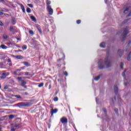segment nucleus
Wrapping results in <instances>:
<instances>
[{
    "label": "nucleus",
    "mask_w": 131,
    "mask_h": 131,
    "mask_svg": "<svg viewBox=\"0 0 131 131\" xmlns=\"http://www.w3.org/2000/svg\"><path fill=\"white\" fill-rule=\"evenodd\" d=\"M104 62V64L103 63ZM112 66V63H111V60H110V58L109 56H106L105 60H103L102 59H100L98 61V67L99 69H103V68H109V67H111Z\"/></svg>",
    "instance_id": "f257e3e1"
},
{
    "label": "nucleus",
    "mask_w": 131,
    "mask_h": 131,
    "mask_svg": "<svg viewBox=\"0 0 131 131\" xmlns=\"http://www.w3.org/2000/svg\"><path fill=\"white\" fill-rule=\"evenodd\" d=\"M32 105L31 102H20L17 104L18 107H29Z\"/></svg>",
    "instance_id": "f03ea898"
},
{
    "label": "nucleus",
    "mask_w": 131,
    "mask_h": 131,
    "mask_svg": "<svg viewBox=\"0 0 131 131\" xmlns=\"http://www.w3.org/2000/svg\"><path fill=\"white\" fill-rule=\"evenodd\" d=\"M128 34V30H127V29L125 28L124 29V31L122 34V40H124V38L126 37V35Z\"/></svg>",
    "instance_id": "7ed1b4c3"
},
{
    "label": "nucleus",
    "mask_w": 131,
    "mask_h": 131,
    "mask_svg": "<svg viewBox=\"0 0 131 131\" xmlns=\"http://www.w3.org/2000/svg\"><path fill=\"white\" fill-rule=\"evenodd\" d=\"M22 78H25V77H17L18 82H20L22 86L25 85V84H26V82H25V81H24V80H22Z\"/></svg>",
    "instance_id": "20e7f679"
},
{
    "label": "nucleus",
    "mask_w": 131,
    "mask_h": 131,
    "mask_svg": "<svg viewBox=\"0 0 131 131\" xmlns=\"http://www.w3.org/2000/svg\"><path fill=\"white\" fill-rule=\"evenodd\" d=\"M47 10L49 13V14L53 15L54 11L53 10V9H52V6L50 5L47 6Z\"/></svg>",
    "instance_id": "39448f33"
},
{
    "label": "nucleus",
    "mask_w": 131,
    "mask_h": 131,
    "mask_svg": "<svg viewBox=\"0 0 131 131\" xmlns=\"http://www.w3.org/2000/svg\"><path fill=\"white\" fill-rule=\"evenodd\" d=\"M60 121L63 124H67V122H68V120L67 119V118L63 117L61 119Z\"/></svg>",
    "instance_id": "423d86ee"
},
{
    "label": "nucleus",
    "mask_w": 131,
    "mask_h": 131,
    "mask_svg": "<svg viewBox=\"0 0 131 131\" xmlns=\"http://www.w3.org/2000/svg\"><path fill=\"white\" fill-rule=\"evenodd\" d=\"M8 75H9V73H3L2 74V76L1 77V78L2 79H5V78H6L7 76H8Z\"/></svg>",
    "instance_id": "0eeeda50"
},
{
    "label": "nucleus",
    "mask_w": 131,
    "mask_h": 131,
    "mask_svg": "<svg viewBox=\"0 0 131 131\" xmlns=\"http://www.w3.org/2000/svg\"><path fill=\"white\" fill-rule=\"evenodd\" d=\"M10 31L13 32V33H15V32H17V30L16 29V28H15V27L11 26L10 27Z\"/></svg>",
    "instance_id": "6e6552de"
},
{
    "label": "nucleus",
    "mask_w": 131,
    "mask_h": 131,
    "mask_svg": "<svg viewBox=\"0 0 131 131\" xmlns=\"http://www.w3.org/2000/svg\"><path fill=\"white\" fill-rule=\"evenodd\" d=\"M57 112H58V109H57V108H55L54 110L52 109L51 111L52 116H53V115H54V113H57Z\"/></svg>",
    "instance_id": "1a4fd4ad"
},
{
    "label": "nucleus",
    "mask_w": 131,
    "mask_h": 131,
    "mask_svg": "<svg viewBox=\"0 0 131 131\" xmlns=\"http://www.w3.org/2000/svg\"><path fill=\"white\" fill-rule=\"evenodd\" d=\"M114 92L116 94H117V93H118V87L117 86V85L114 86Z\"/></svg>",
    "instance_id": "9d476101"
},
{
    "label": "nucleus",
    "mask_w": 131,
    "mask_h": 131,
    "mask_svg": "<svg viewBox=\"0 0 131 131\" xmlns=\"http://www.w3.org/2000/svg\"><path fill=\"white\" fill-rule=\"evenodd\" d=\"M14 127H17V128H20V127H21V124H20V123H15L14 124Z\"/></svg>",
    "instance_id": "9b49d317"
},
{
    "label": "nucleus",
    "mask_w": 131,
    "mask_h": 131,
    "mask_svg": "<svg viewBox=\"0 0 131 131\" xmlns=\"http://www.w3.org/2000/svg\"><path fill=\"white\" fill-rule=\"evenodd\" d=\"M20 8L23 12V13H25V8H24V6L23 5L20 4Z\"/></svg>",
    "instance_id": "f8f14e48"
},
{
    "label": "nucleus",
    "mask_w": 131,
    "mask_h": 131,
    "mask_svg": "<svg viewBox=\"0 0 131 131\" xmlns=\"http://www.w3.org/2000/svg\"><path fill=\"white\" fill-rule=\"evenodd\" d=\"M100 47H101V48H105V42H102L100 45Z\"/></svg>",
    "instance_id": "ddd939ff"
},
{
    "label": "nucleus",
    "mask_w": 131,
    "mask_h": 131,
    "mask_svg": "<svg viewBox=\"0 0 131 131\" xmlns=\"http://www.w3.org/2000/svg\"><path fill=\"white\" fill-rule=\"evenodd\" d=\"M118 53L120 56H122V54H123V51H122L121 50H119Z\"/></svg>",
    "instance_id": "4468645a"
},
{
    "label": "nucleus",
    "mask_w": 131,
    "mask_h": 131,
    "mask_svg": "<svg viewBox=\"0 0 131 131\" xmlns=\"http://www.w3.org/2000/svg\"><path fill=\"white\" fill-rule=\"evenodd\" d=\"M23 64H24V65H25V66H27V67H28L29 66H30V64H29V63H28V62H24Z\"/></svg>",
    "instance_id": "2eb2a0df"
},
{
    "label": "nucleus",
    "mask_w": 131,
    "mask_h": 131,
    "mask_svg": "<svg viewBox=\"0 0 131 131\" xmlns=\"http://www.w3.org/2000/svg\"><path fill=\"white\" fill-rule=\"evenodd\" d=\"M15 22H16V19L15 18V17H12V23L13 25H14Z\"/></svg>",
    "instance_id": "dca6fc26"
},
{
    "label": "nucleus",
    "mask_w": 131,
    "mask_h": 131,
    "mask_svg": "<svg viewBox=\"0 0 131 131\" xmlns=\"http://www.w3.org/2000/svg\"><path fill=\"white\" fill-rule=\"evenodd\" d=\"M31 19L32 20V21H34V22H36V18H35V17L33 16H31Z\"/></svg>",
    "instance_id": "f3484780"
},
{
    "label": "nucleus",
    "mask_w": 131,
    "mask_h": 131,
    "mask_svg": "<svg viewBox=\"0 0 131 131\" xmlns=\"http://www.w3.org/2000/svg\"><path fill=\"white\" fill-rule=\"evenodd\" d=\"M15 58H16V59H23V56H22L21 55H18V56H15Z\"/></svg>",
    "instance_id": "a211bd4d"
},
{
    "label": "nucleus",
    "mask_w": 131,
    "mask_h": 131,
    "mask_svg": "<svg viewBox=\"0 0 131 131\" xmlns=\"http://www.w3.org/2000/svg\"><path fill=\"white\" fill-rule=\"evenodd\" d=\"M1 48H2V49H3L4 50H6V49H7V47L5 46L4 45H2L1 46Z\"/></svg>",
    "instance_id": "6ab92c4d"
},
{
    "label": "nucleus",
    "mask_w": 131,
    "mask_h": 131,
    "mask_svg": "<svg viewBox=\"0 0 131 131\" xmlns=\"http://www.w3.org/2000/svg\"><path fill=\"white\" fill-rule=\"evenodd\" d=\"M130 58H131V52L129 53V55H128L127 57V60H128V61H129V60H130Z\"/></svg>",
    "instance_id": "aec40b11"
},
{
    "label": "nucleus",
    "mask_w": 131,
    "mask_h": 131,
    "mask_svg": "<svg viewBox=\"0 0 131 131\" xmlns=\"http://www.w3.org/2000/svg\"><path fill=\"white\" fill-rule=\"evenodd\" d=\"M129 10V8H127L124 11V14H127L128 13V11Z\"/></svg>",
    "instance_id": "412c9836"
},
{
    "label": "nucleus",
    "mask_w": 131,
    "mask_h": 131,
    "mask_svg": "<svg viewBox=\"0 0 131 131\" xmlns=\"http://www.w3.org/2000/svg\"><path fill=\"white\" fill-rule=\"evenodd\" d=\"M27 13H31V9H30L29 8H28L27 9Z\"/></svg>",
    "instance_id": "4be33fe9"
},
{
    "label": "nucleus",
    "mask_w": 131,
    "mask_h": 131,
    "mask_svg": "<svg viewBox=\"0 0 131 131\" xmlns=\"http://www.w3.org/2000/svg\"><path fill=\"white\" fill-rule=\"evenodd\" d=\"M23 50H26L27 49V46L26 45H24L22 47Z\"/></svg>",
    "instance_id": "5701e85b"
},
{
    "label": "nucleus",
    "mask_w": 131,
    "mask_h": 131,
    "mask_svg": "<svg viewBox=\"0 0 131 131\" xmlns=\"http://www.w3.org/2000/svg\"><path fill=\"white\" fill-rule=\"evenodd\" d=\"M3 37H4V39H8V36H7L6 34H4L3 35Z\"/></svg>",
    "instance_id": "b1692460"
},
{
    "label": "nucleus",
    "mask_w": 131,
    "mask_h": 131,
    "mask_svg": "<svg viewBox=\"0 0 131 131\" xmlns=\"http://www.w3.org/2000/svg\"><path fill=\"white\" fill-rule=\"evenodd\" d=\"M94 79H95V80H96V81L99 80V79H100L99 76L96 77Z\"/></svg>",
    "instance_id": "393cba45"
},
{
    "label": "nucleus",
    "mask_w": 131,
    "mask_h": 131,
    "mask_svg": "<svg viewBox=\"0 0 131 131\" xmlns=\"http://www.w3.org/2000/svg\"><path fill=\"white\" fill-rule=\"evenodd\" d=\"M30 34H31L32 35H33V34H34V33L33 32V31L32 30H30L29 31Z\"/></svg>",
    "instance_id": "a878e982"
},
{
    "label": "nucleus",
    "mask_w": 131,
    "mask_h": 131,
    "mask_svg": "<svg viewBox=\"0 0 131 131\" xmlns=\"http://www.w3.org/2000/svg\"><path fill=\"white\" fill-rule=\"evenodd\" d=\"M125 72H126V70H125L122 73V76L124 77L125 76Z\"/></svg>",
    "instance_id": "bb28decb"
},
{
    "label": "nucleus",
    "mask_w": 131,
    "mask_h": 131,
    "mask_svg": "<svg viewBox=\"0 0 131 131\" xmlns=\"http://www.w3.org/2000/svg\"><path fill=\"white\" fill-rule=\"evenodd\" d=\"M43 83H41L40 84L38 85V88H41L43 86Z\"/></svg>",
    "instance_id": "cd10ccee"
},
{
    "label": "nucleus",
    "mask_w": 131,
    "mask_h": 131,
    "mask_svg": "<svg viewBox=\"0 0 131 131\" xmlns=\"http://www.w3.org/2000/svg\"><path fill=\"white\" fill-rule=\"evenodd\" d=\"M115 112L116 113V114H117V115L118 116V109L117 108H115Z\"/></svg>",
    "instance_id": "c85d7f7f"
},
{
    "label": "nucleus",
    "mask_w": 131,
    "mask_h": 131,
    "mask_svg": "<svg viewBox=\"0 0 131 131\" xmlns=\"http://www.w3.org/2000/svg\"><path fill=\"white\" fill-rule=\"evenodd\" d=\"M47 5L49 6V5H51V1L47 0Z\"/></svg>",
    "instance_id": "c756f323"
},
{
    "label": "nucleus",
    "mask_w": 131,
    "mask_h": 131,
    "mask_svg": "<svg viewBox=\"0 0 131 131\" xmlns=\"http://www.w3.org/2000/svg\"><path fill=\"white\" fill-rule=\"evenodd\" d=\"M120 68L123 69V63L122 62L120 63Z\"/></svg>",
    "instance_id": "7c9ffc66"
},
{
    "label": "nucleus",
    "mask_w": 131,
    "mask_h": 131,
    "mask_svg": "<svg viewBox=\"0 0 131 131\" xmlns=\"http://www.w3.org/2000/svg\"><path fill=\"white\" fill-rule=\"evenodd\" d=\"M15 98H17V99H21V96L19 95H15Z\"/></svg>",
    "instance_id": "2f4dec72"
},
{
    "label": "nucleus",
    "mask_w": 131,
    "mask_h": 131,
    "mask_svg": "<svg viewBox=\"0 0 131 131\" xmlns=\"http://www.w3.org/2000/svg\"><path fill=\"white\" fill-rule=\"evenodd\" d=\"M58 97H55L54 98V101H55V102H57V101H58Z\"/></svg>",
    "instance_id": "473e14b6"
},
{
    "label": "nucleus",
    "mask_w": 131,
    "mask_h": 131,
    "mask_svg": "<svg viewBox=\"0 0 131 131\" xmlns=\"http://www.w3.org/2000/svg\"><path fill=\"white\" fill-rule=\"evenodd\" d=\"M14 118V115H10L9 116V118H10L11 119H13Z\"/></svg>",
    "instance_id": "72a5a7b5"
},
{
    "label": "nucleus",
    "mask_w": 131,
    "mask_h": 131,
    "mask_svg": "<svg viewBox=\"0 0 131 131\" xmlns=\"http://www.w3.org/2000/svg\"><path fill=\"white\" fill-rule=\"evenodd\" d=\"M63 73L66 75V76H68V73H67V71L64 72Z\"/></svg>",
    "instance_id": "f704fd0d"
},
{
    "label": "nucleus",
    "mask_w": 131,
    "mask_h": 131,
    "mask_svg": "<svg viewBox=\"0 0 131 131\" xmlns=\"http://www.w3.org/2000/svg\"><path fill=\"white\" fill-rule=\"evenodd\" d=\"M28 7H30V8H33V5L32 4H28Z\"/></svg>",
    "instance_id": "c9c22d12"
},
{
    "label": "nucleus",
    "mask_w": 131,
    "mask_h": 131,
    "mask_svg": "<svg viewBox=\"0 0 131 131\" xmlns=\"http://www.w3.org/2000/svg\"><path fill=\"white\" fill-rule=\"evenodd\" d=\"M81 22V20H77V24H80Z\"/></svg>",
    "instance_id": "e433bc0d"
},
{
    "label": "nucleus",
    "mask_w": 131,
    "mask_h": 131,
    "mask_svg": "<svg viewBox=\"0 0 131 131\" xmlns=\"http://www.w3.org/2000/svg\"><path fill=\"white\" fill-rule=\"evenodd\" d=\"M38 30L40 33H41V29H40V28H38Z\"/></svg>",
    "instance_id": "4c0bfd02"
},
{
    "label": "nucleus",
    "mask_w": 131,
    "mask_h": 131,
    "mask_svg": "<svg viewBox=\"0 0 131 131\" xmlns=\"http://www.w3.org/2000/svg\"><path fill=\"white\" fill-rule=\"evenodd\" d=\"M25 75H26V76H29V75H30V74H29V72H26V73H25Z\"/></svg>",
    "instance_id": "58836bf2"
},
{
    "label": "nucleus",
    "mask_w": 131,
    "mask_h": 131,
    "mask_svg": "<svg viewBox=\"0 0 131 131\" xmlns=\"http://www.w3.org/2000/svg\"><path fill=\"white\" fill-rule=\"evenodd\" d=\"M0 26H4V24L2 21H0Z\"/></svg>",
    "instance_id": "ea45409f"
},
{
    "label": "nucleus",
    "mask_w": 131,
    "mask_h": 131,
    "mask_svg": "<svg viewBox=\"0 0 131 131\" xmlns=\"http://www.w3.org/2000/svg\"><path fill=\"white\" fill-rule=\"evenodd\" d=\"M103 112H104V113H106L107 112V110H106V108H103Z\"/></svg>",
    "instance_id": "a19ab883"
},
{
    "label": "nucleus",
    "mask_w": 131,
    "mask_h": 131,
    "mask_svg": "<svg viewBox=\"0 0 131 131\" xmlns=\"http://www.w3.org/2000/svg\"><path fill=\"white\" fill-rule=\"evenodd\" d=\"M7 62H8L9 63H11V59H8L7 60Z\"/></svg>",
    "instance_id": "79ce46f5"
},
{
    "label": "nucleus",
    "mask_w": 131,
    "mask_h": 131,
    "mask_svg": "<svg viewBox=\"0 0 131 131\" xmlns=\"http://www.w3.org/2000/svg\"><path fill=\"white\" fill-rule=\"evenodd\" d=\"M131 16V12H129V14L127 15V17H130Z\"/></svg>",
    "instance_id": "37998d69"
},
{
    "label": "nucleus",
    "mask_w": 131,
    "mask_h": 131,
    "mask_svg": "<svg viewBox=\"0 0 131 131\" xmlns=\"http://www.w3.org/2000/svg\"><path fill=\"white\" fill-rule=\"evenodd\" d=\"M2 15H4V13L0 12V16H2Z\"/></svg>",
    "instance_id": "c03bdc74"
},
{
    "label": "nucleus",
    "mask_w": 131,
    "mask_h": 131,
    "mask_svg": "<svg viewBox=\"0 0 131 131\" xmlns=\"http://www.w3.org/2000/svg\"><path fill=\"white\" fill-rule=\"evenodd\" d=\"M52 88V85L50 84L49 85V89L51 90V88Z\"/></svg>",
    "instance_id": "a18cd8bd"
},
{
    "label": "nucleus",
    "mask_w": 131,
    "mask_h": 131,
    "mask_svg": "<svg viewBox=\"0 0 131 131\" xmlns=\"http://www.w3.org/2000/svg\"><path fill=\"white\" fill-rule=\"evenodd\" d=\"M130 45H131V41H129L128 43V46H129Z\"/></svg>",
    "instance_id": "49530a36"
},
{
    "label": "nucleus",
    "mask_w": 131,
    "mask_h": 131,
    "mask_svg": "<svg viewBox=\"0 0 131 131\" xmlns=\"http://www.w3.org/2000/svg\"><path fill=\"white\" fill-rule=\"evenodd\" d=\"M11 130H12V131H15V130H16V129H15V128H12V129H11Z\"/></svg>",
    "instance_id": "de8ad7c7"
},
{
    "label": "nucleus",
    "mask_w": 131,
    "mask_h": 131,
    "mask_svg": "<svg viewBox=\"0 0 131 131\" xmlns=\"http://www.w3.org/2000/svg\"><path fill=\"white\" fill-rule=\"evenodd\" d=\"M23 86L24 88H25V89H26V85H23V86Z\"/></svg>",
    "instance_id": "09e8293b"
},
{
    "label": "nucleus",
    "mask_w": 131,
    "mask_h": 131,
    "mask_svg": "<svg viewBox=\"0 0 131 131\" xmlns=\"http://www.w3.org/2000/svg\"><path fill=\"white\" fill-rule=\"evenodd\" d=\"M21 69H22V70H24V69H25V67H21Z\"/></svg>",
    "instance_id": "8fccbe9b"
},
{
    "label": "nucleus",
    "mask_w": 131,
    "mask_h": 131,
    "mask_svg": "<svg viewBox=\"0 0 131 131\" xmlns=\"http://www.w3.org/2000/svg\"><path fill=\"white\" fill-rule=\"evenodd\" d=\"M16 52H22V50H18V51H16Z\"/></svg>",
    "instance_id": "3c124183"
},
{
    "label": "nucleus",
    "mask_w": 131,
    "mask_h": 131,
    "mask_svg": "<svg viewBox=\"0 0 131 131\" xmlns=\"http://www.w3.org/2000/svg\"><path fill=\"white\" fill-rule=\"evenodd\" d=\"M3 120H3V119L0 118V122H2V121H3Z\"/></svg>",
    "instance_id": "603ef678"
},
{
    "label": "nucleus",
    "mask_w": 131,
    "mask_h": 131,
    "mask_svg": "<svg viewBox=\"0 0 131 131\" xmlns=\"http://www.w3.org/2000/svg\"><path fill=\"white\" fill-rule=\"evenodd\" d=\"M4 16H9V14H4Z\"/></svg>",
    "instance_id": "864d4df0"
},
{
    "label": "nucleus",
    "mask_w": 131,
    "mask_h": 131,
    "mask_svg": "<svg viewBox=\"0 0 131 131\" xmlns=\"http://www.w3.org/2000/svg\"><path fill=\"white\" fill-rule=\"evenodd\" d=\"M22 74H24V73H21L19 75H22Z\"/></svg>",
    "instance_id": "5fc2aeb1"
},
{
    "label": "nucleus",
    "mask_w": 131,
    "mask_h": 131,
    "mask_svg": "<svg viewBox=\"0 0 131 131\" xmlns=\"http://www.w3.org/2000/svg\"><path fill=\"white\" fill-rule=\"evenodd\" d=\"M7 89H8V87H7V86H6V87L4 88V89H5V90H7Z\"/></svg>",
    "instance_id": "6e6d98bb"
},
{
    "label": "nucleus",
    "mask_w": 131,
    "mask_h": 131,
    "mask_svg": "<svg viewBox=\"0 0 131 131\" xmlns=\"http://www.w3.org/2000/svg\"><path fill=\"white\" fill-rule=\"evenodd\" d=\"M25 95H28V93L25 92Z\"/></svg>",
    "instance_id": "4d7b16f0"
},
{
    "label": "nucleus",
    "mask_w": 131,
    "mask_h": 131,
    "mask_svg": "<svg viewBox=\"0 0 131 131\" xmlns=\"http://www.w3.org/2000/svg\"><path fill=\"white\" fill-rule=\"evenodd\" d=\"M105 4H107V0H104Z\"/></svg>",
    "instance_id": "13d9d810"
},
{
    "label": "nucleus",
    "mask_w": 131,
    "mask_h": 131,
    "mask_svg": "<svg viewBox=\"0 0 131 131\" xmlns=\"http://www.w3.org/2000/svg\"><path fill=\"white\" fill-rule=\"evenodd\" d=\"M21 69H18V70H17V71H21Z\"/></svg>",
    "instance_id": "bf43d9fd"
},
{
    "label": "nucleus",
    "mask_w": 131,
    "mask_h": 131,
    "mask_svg": "<svg viewBox=\"0 0 131 131\" xmlns=\"http://www.w3.org/2000/svg\"><path fill=\"white\" fill-rule=\"evenodd\" d=\"M17 40H20V38H17Z\"/></svg>",
    "instance_id": "052dcab7"
},
{
    "label": "nucleus",
    "mask_w": 131,
    "mask_h": 131,
    "mask_svg": "<svg viewBox=\"0 0 131 131\" xmlns=\"http://www.w3.org/2000/svg\"><path fill=\"white\" fill-rule=\"evenodd\" d=\"M9 66H12V63H10V64H9Z\"/></svg>",
    "instance_id": "680f3d73"
},
{
    "label": "nucleus",
    "mask_w": 131,
    "mask_h": 131,
    "mask_svg": "<svg viewBox=\"0 0 131 131\" xmlns=\"http://www.w3.org/2000/svg\"><path fill=\"white\" fill-rule=\"evenodd\" d=\"M1 2H5V0H1Z\"/></svg>",
    "instance_id": "e2e57ef3"
},
{
    "label": "nucleus",
    "mask_w": 131,
    "mask_h": 131,
    "mask_svg": "<svg viewBox=\"0 0 131 131\" xmlns=\"http://www.w3.org/2000/svg\"><path fill=\"white\" fill-rule=\"evenodd\" d=\"M126 84H127L126 83H125V85H126Z\"/></svg>",
    "instance_id": "0e129e2a"
},
{
    "label": "nucleus",
    "mask_w": 131,
    "mask_h": 131,
    "mask_svg": "<svg viewBox=\"0 0 131 131\" xmlns=\"http://www.w3.org/2000/svg\"><path fill=\"white\" fill-rule=\"evenodd\" d=\"M119 100H120V98H119Z\"/></svg>",
    "instance_id": "69168bd1"
},
{
    "label": "nucleus",
    "mask_w": 131,
    "mask_h": 131,
    "mask_svg": "<svg viewBox=\"0 0 131 131\" xmlns=\"http://www.w3.org/2000/svg\"><path fill=\"white\" fill-rule=\"evenodd\" d=\"M114 99H115V100H116V98H115V97L114 98Z\"/></svg>",
    "instance_id": "338daca9"
},
{
    "label": "nucleus",
    "mask_w": 131,
    "mask_h": 131,
    "mask_svg": "<svg viewBox=\"0 0 131 131\" xmlns=\"http://www.w3.org/2000/svg\"><path fill=\"white\" fill-rule=\"evenodd\" d=\"M1 85H0V89H1Z\"/></svg>",
    "instance_id": "774afa93"
}]
</instances>
